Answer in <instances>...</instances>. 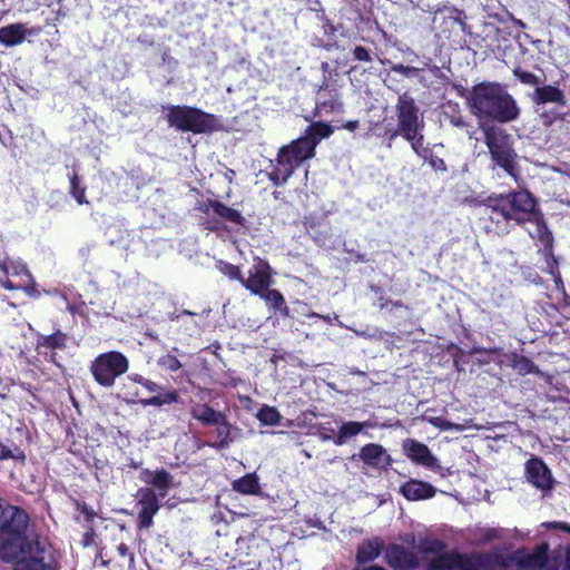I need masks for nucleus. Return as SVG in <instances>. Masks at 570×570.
<instances>
[{
  "instance_id": "f257e3e1",
  "label": "nucleus",
  "mask_w": 570,
  "mask_h": 570,
  "mask_svg": "<svg viewBox=\"0 0 570 570\" xmlns=\"http://www.w3.org/2000/svg\"><path fill=\"white\" fill-rule=\"evenodd\" d=\"M29 515L20 508L7 504L0 517V558L6 562L36 558L43 552L51 556L50 549L38 540L27 537Z\"/></svg>"
},
{
  "instance_id": "f03ea898",
  "label": "nucleus",
  "mask_w": 570,
  "mask_h": 570,
  "mask_svg": "<svg viewBox=\"0 0 570 570\" xmlns=\"http://www.w3.org/2000/svg\"><path fill=\"white\" fill-rule=\"evenodd\" d=\"M468 106L481 127L492 121L509 124L520 117V108L515 99L499 83H480L472 88L468 97Z\"/></svg>"
},
{
  "instance_id": "7ed1b4c3",
  "label": "nucleus",
  "mask_w": 570,
  "mask_h": 570,
  "mask_svg": "<svg viewBox=\"0 0 570 570\" xmlns=\"http://www.w3.org/2000/svg\"><path fill=\"white\" fill-rule=\"evenodd\" d=\"M332 132L331 126L315 122L307 127L303 137L281 148L277 165L269 173V179L274 185L285 184L305 159L314 156L315 147L321 139L328 137Z\"/></svg>"
},
{
  "instance_id": "20e7f679",
  "label": "nucleus",
  "mask_w": 570,
  "mask_h": 570,
  "mask_svg": "<svg viewBox=\"0 0 570 570\" xmlns=\"http://www.w3.org/2000/svg\"><path fill=\"white\" fill-rule=\"evenodd\" d=\"M442 549L443 543L439 540L429 541L421 547L423 552L435 554L429 559L430 570H493L500 563V556L497 553L448 552L439 554Z\"/></svg>"
},
{
  "instance_id": "39448f33",
  "label": "nucleus",
  "mask_w": 570,
  "mask_h": 570,
  "mask_svg": "<svg viewBox=\"0 0 570 570\" xmlns=\"http://www.w3.org/2000/svg\"><path fill=\"white\" fill-rule=\"evenodd\" d=\"M485 206L492 213L499 214L505 222L514 220L521 225L535 218L537 200L528 190H518L489 197Z\"/></svg>"
},
{
  "instance_id": "423d86ee",
  "label": "nucleus",
  "mask_w": 570,
  "mask_h": 570,
  "mask_svg": "<svg viewBox=\"0 0 570 570\" xmlns=\"http://www.w3.org/2000/svg\"><path fill=\"white\" fill-rule=\"evenodd\" d=\"M484 142L489 148L492 160L510 176L517 175V153L511 136L500 127L482 126Z\"/></svg>"
},
{
  "instance_id": "0eeeda50",
  "label": "nucleus",
  "mask_w": 570,
  "mask_h": 570,
  "mask_svg": "<svg viewBox=\"0 0 570 570\" xmlns=\"http://www.w3.org/2000/svg\"><path fill=\"white\" fill-rule=\"evenodd\" d=\"M128 368L127 357L115 351L98 355L90 365V372L95 381L104 387H111L116 379L125 374Z\"/></svg>"
},
{
  "instance_id": "6e6552de",
  "label": "nucleus",
  "mask_w": 570,
  "mask_h": 570,
  "mask_svg": "<svg viewBox=\"0 0 570 570\" xmlns=\"http://www.w3.org/2000/svg\"><path fill=\"white\" fill-rule=\"evenodd\" d=\"M395 111L397 117V129L391 134V140L399 135H409L410 131L424 128V120L420 114V109L413 97L407 91L399 95Z\"/></svg>"
},
{
  "instance_id": "1a4fd4ad",
  "label": "nucleus",
  "mask_w": 570,
  "mask_h": 570,
  "mask_svg": "<svg viewBox=\"0 0 570 570\" xmlns=\"http://www.w3.org/2000/svg\"><path fill=\"white\" fill-rule=\"evenodd\" d=\"M170 126L185 131L205 132L212 127V116L190 107L173 106L167 114Z\"/></svg>"
},
{
  "instance_id": "9d476101",
  "label": "nucleus",
  "mask_w": 570,
  "mask_h": 570,
  "mask_svg": "<svg viewBox=\"0 0 570 570\" xmlns=\"http://www.w3.org/2000/svg\"><path fill=\"white\" fill-rule=\"evenodd\" d=\"M524 475L528 482H530L538 490L546 493L553 489L554 480L550 469L538 456H531L524 464Z\"/></svg>"
},
{
  "instance_id": "9b49d317",
  "label": "nucleus",
  "mask_w": 570,
  "mask_h": 570,
  "mask_svg": "<svg viewBox=\"0 0 570 570\" xmlns=\"http://www.w3.org/2000/svg\"><path fill=\"white\" fill-rule=\"evenodd\" d=\"M548 543H541L532 551L517 550L510 559L521 569H542L548 567Z\"/></svg>"
},
{
  "instance_id": "f8f14e48",
  "label": "nucleus",
  "mask_w": 570,
  "mask_h": 570,
  "mask_svg": "<svg viewBox=\"0 0 570 570\" xmlns=\"http://www.w3.org/2000/svg\"><path fill=\"white\" fill-rule=\"evenodd\" d=\"M155 490L148 487L140 488L136 493L137 503L140 507L138 514L139 525L150 528L153 518L158 512L160 505Z\"/></svg>"
},
{
  "instance_id": "ddd939ff",
  "label": "nucleus",
  "mask_w": 570,
  "mask_h": 570,
  "mask_svg": "<svg viewBox=\"0 0 570 570\" xmlns=\"http://www.w3.org/2000/svg\"><path fill=\"white\" fill-rule=\"evenodd\" d=\"M386 563L394 570H411L420 566V558L401 544H390L385 551Z\"/></svg>"
},
{
  "instance_id": "4468645a",
  "label": "nucleus",
  "mask_w": 570,
  "mask_h": 570,
  "mask_svg": "<svg viewBox=\"0 0 570 570\" xmlns=\"http://www.w3.org/2000/svg\"><path fill=\"white\" fill-rule=\"evenodd\" d=\"M402 448L404 454L413 462L433 470L440 468L439 460L431 453L424 443L413 439H406L403 441Z\"/></svg>"
},
{
  "instance_id": "2eb2a0df",
  "label": "nucleus",
  "mask_w": 570,
  "mask_h": 570,
  "mask_svg": "<svg viewBox=\"0 0 570 570\" xmlns=\"http://www.w3.org/2000/svg\"><path fill=\"white\" fill-rule=\"evenodd\" d=\"M220 422H216L214 425L216 440L214 442H207L206 444L216 450H225L240 436V430L232 425L226 415L219 419Z\"/></svg>"
},
{
  "instance_id": "dca6fc26",
  "label": "nucleus",
  "mask_w": 570,
  "mask_h": 570,
  "mask_svg": "<svg viewBox=\"0 0 570 570\" xmlns=\"http://www.w3.org/2000/svg\"><path fill=\"white\" fill-rule=\"evenodd\" d=\"M267 263L259 261L248 271V277L242 283L253 294H259L267 289L271 284Z\"/></svg>"
},
{
  "instance_id": "f3484780",
  "label": "nucleus",
  "mask_w": 570,
  "mask_h": 570,
  "mask_svg": "<svg viewBox=\"0 0 570 570\" xmlns=\"http://www.w3.org/2000/svg\"><path fill=\"white\" fill-rule=\"evenodd\" d=\"M358 458L368 466L375 469H386L391 464V458L386 450L376 443H370L364 445Z\"/></svg>"
},
{
  "instance_id": "a211bd4d",
  "label": "nucleus",
  "mask_w": 570,
  "mask_h": 570,
  "mask_svg": "<svg viewBox=\"0 0 570 570\" xmlns=\"http://www.w3.org/2000/svg\"><path fill=\"white\" fill-rule=\"evenodd\" d=\"M140 480L155 488L159 498H165L169 489L173 487V476L166 470H144L140 473Z\"/></svg>"
},
{
  "instance_id": "6ab92c4d",
  "label": "nucleus",
  "mask_w": 570,
  "mask_h": 570,
  "mask_svg": "<svg viewBox=\"0 0 570 570\" xmlns=\"http://www.w3.org/2000/svg\"><path fill=\"white\" fill-rule=\"evenodd\" d=\"M343 104L335 89L321 88L316 98V110L322 116H327L334 112H341Z\"/></svg>"
},
{
  "instance_id": "aec40b11",
  "label": "nucleus",
  "mask_w": 570,
  "mask_h": 570,
  "mask_svg": "<svg viewBox=\"0 0 570 570\" xmlns=\"http://www.w3.org/2000/svg\"><path fill=\"white\" fill-rule=\"evenodd\" d=\"M531 99L537 105L553 104L557 106H566L567 98L564 92L552 85H540L537 87L531 96Z\"/></svg>"
},
{
  "instance_id": "412c9836",
  "label": "nucleus",
  "mask_w": 570,
  "mask_h": 570,
  "mask_svg": "<svg viewBox=\"0 0 570 570\" xmlns=\"http://www.w3.org/2000/svg\"><path fill=\"white\" fill-rule=\"evenodd\" d=\"M200 210L205 214L209 215L210 210L225 219L226 222L243 225L245 218L242 216L240 212L226 206L225 204L217 200H208L200 206Z\"/></svg>"
},
{
  "instance_id": "4be33fe9",
  "label": "nucleus",
  "mask_w": 570,
  "mask_h": 570,
  "mask_svg": "<svg viewBox=\"0 0 570 570\" xmlns=\"http://www.w3.org/2000/svg\"><path fill=\"white\" fill-rule=\"evenodd\" d=\"M435 488L430 483L410 480L401 487V493L407 500H424L434 497Z\"/></svg>"
},
{
  "instance_id": "5701e85b",
  "label": "nucleus",
  "mask_w": 570,
  "mask_h": 570,
  "mask_svg": "<svg viewBox=\"0 0 570 570\" xmlns=\"http://www.w3.org/2000/svg\"><path fill=\"white\" fill-rule=\"evenodd\" d=\"M384 542L379 538L364 540L357 548L356 561L366 563L375 560L382 552Z\"/></svg>"
},
{
  "instance_id": "b1692460",
  "label": "nucleus",
  "mask_w": 570,
  "mask_h": 570,
  "mask_svg": "<svg viewBox=\"0 0 570 570\" xmlns=\"http://www.w3.org/2000/svg\"><path fill=\"white\" fill-rule=\"evenodd\" d=\"M40 554L36 558L20 559L14 564L13 570H52L53 558L51 556Z\"/></svg>"
},
{
  "instance_id": "393cba45",
  "label": "nucleus",
  "mask_w": 570,
  "mask_h": 570,
  "mask_svg": "<svg viewBox=\"0 0 570 570\" xmlns=\"http://www.w3.org/2000/svg\"><path fill=\"white\" fill-rule=\"evenodd\" d=\"M374 426L375 425L372 422H370V421H365V422H354V421L344 422L340 426L337 436H336L334 442L337 445H342L350 438L355 436L358 433H361L363 431V429H365V428H374Z\"/></svg>"
},
{
  "instance_id": "a878e982",
  "label": "nucleus",
  "mask_w": 570,
  "mask_h": 570,
  "mask_svg": "<svg viewBox=\"0 0 570 570\" xmlns=\"http://www.w3.org/2000/svg\"><path fill=\"white\" fill-rule=\"evenodd\" d=\"M190 414L204 425H214L216 422H220L219 419L225 415L207 404H195L190 409Z\"/></svg>"
},
{
  "instance_id": "bb28decb",
  "label": "nucleus",
  "mask_w": 570,
  "mask_h": 570,
  "mask_svg": "<svg viewBox=\"0 0 570 570\" xmlns=\"http://www.w3.org/2000/svg\"><path fill=\"white\" fill-rule=\"evenodd\" d=\"M27 30L23 24H10L0 29V42L14 46L23 41Z\"/></svg>"
},
{
  "instance_id": "cd10ccee",
  "label": "nucleus",
  "mask_w": 570,
  "mask_h": 570,
  "mask_svg": "<svg viewBox=\"0 0 570 570\" xmlns=\"http://www.w3.org/2000/svg\"><path fill=\"white\" fill-rule=\"evenodd\" d=\"M68 336L61 331H57L51 335H37V350L41 347L48 350H62L67 345Z\"/></svg>"
},
{
  "instance_id": "c85d7f7f",
  "label": "nucleus",
  "mask_w": 570,
  "mask_h": 570,
  "mask_svg": "<svg viewBox=\"0 0 570 570\" xmlns=\"http://www.w3.org/2000/svg\"><path fill=\"white\" fill-rule=\"evenodd\" d=\"M534 225L533 229H529V234L532 238L539 239L543 245H549L552 242V234L548 229L543 215L540 210L537 212L535 218L527 220Z\"/></svg>"
},
{
  "instance_id": "c756f323",
  "label": "nucleus",
  "mask_w": 570,
  "mask_h": 570,
  "mask_svg": "<svg viewBox=\"0 0 570 570\" xmlns=\"http://www.w3.org/2000/svg\"><path fill=\"white\" fill-rule=\"evenodd\" d=\"M233 490L243 494H258V478L254 473L246 474L233 482Z\"/></svg>"
},
{
  "instance_id": "7c9ffc66",
  "label": "nucleus",
  "mask_w": 570,
  "mask_h": 570,
  "mask_svg": "<svg viewBox=\"0 0 570 570\" xmlns=\"http://www.w3.org/2000/svg\"><path fill=\"white\" fill-rule=\"evenodd\" d=\"M256 546V540L253 537H240L236 540V552L240 561L248 566H255L256 560H243V558L253 554V548Z\"/></svg>"
},
{
  "instance_id": "2f4dec72",
  "label": "nucleus",
  "mask_w": 570,
  "mask_h": 570,
  "mask_svg": "<svg viewBox=\"0 0 570 570\" xmlns=\"http://www.w3.org/2000/svg\"><path fill=\"white\" fill-rule=\"evenodd\" d=\"M511 366L521 375L539 374V367L527 356L513 354Z\"/></svg>"
},
{
  "instance_id": "473e14b6",
  "label": "nucleus",
  "mask_w": 570,
  "mask_h": 570,
  "mask_svg": "<svg viewBox=\"0 0 570 570\" xmlns=\"http://www.w3.org/2000/svg\"><path fill=\"white\" fill-rule=\"evenodd\" d=\"M423 129H416L415 131H410L409 135H401L405 140L411 142L412 149L420 157L426 158L430 150L423 146L424 136Z\"/></svg>"
},
{
  "instance_id": "72a5a7b5",
  "label": "nucleus",
  "mask_w": 570,
  "mask_h": 570,
  "mask_svg": "<svg viewBox=\"0 0 570 570\" xmlns=\"http://www.w3.org/2000/svg\"><path fill=\"white\" fill-rule=\"evenodd\" d=\"M513 75L524 85L539 87L544 82V77L537 76L530 71H527L522 68H515L513 70Z\"/></svg>"
},
{
  "instance_id": "f704fd0d",
  "label": "nucleus",
  "mask_w": 570,
  "mask_h": 570,
  "mask_svg": "<svg viewBox=\"0 0 570 570\" xmlns=\"http://www.w3.org/2000/svg\"><path fill=\"white\" fill-rule=\"evenodd\" d=\"M257 419L266 425H276L281 415L275 407L264 405L257 413Z\"/></svg>"
},
{
  "instance_id": "c9c22d12",
  "label": "nucleus",
  "mask_w": 570,
  "mask_h": 570,
  "mask_svg": "<svg viewBox=\"0 0 570 570\" xmlns=\"http://www.w3.org/2000/svg\"><path fill=\"white\" fill-rule=\"evenodd\" d=\"M178 395L176 392H168L164 395H155L150 399L140 400V403L145 406H161L164 404H170L177 402Z\"/></svg>"
},
{
  "instance_id": "e433bc0d",
  "label": "nucleus",
  "mask_w": 570,
  "mask_h": 570,
  "mask_svg": "<svg viewBox=\"0 0 570 570\" xmlns=\"http://www.w3.org/2000/svg\"><path fill=\"white\" fill-rule=\"evenodd\" d=\"M423 421H426L429 422L430 424H432L433 426L435 428H439L443 431H446V430H456V431H463L464 426L463 425H460V424H455V423H451L449 422L448 420L445 419H442L440 416H429V415H424L423 416Z\"/></svg>"
},
{
  "instance_id": "4c0bfd02",
  "label": "nucleus",
  "mask_w": 570,
  "mask_h": 570,
  "mask_svg": "<svg viewBox=\"0 0 570 570\" xmlns=\"http://www.w3.org/2000/svg\"><path fill=\"white\" fill-rule=\"evenodd\" d=\"M391 71L401 73L407 78H419L421 82H424L423 77L420 76L422 69L412 67V66H404L402 63H392Z\"/></svg>"
},
{
  "instance_id": "58836bf2",
  "label": "nucleus",
  "mask_w": 570,
  "mask_h": 570,
  "mask_svg": "<svg viewBox=\"0 0 570 570\" xmlns=\"http://www.w3.org/2000/svg\"><path fill=\"white\" fill-rule=\"evenodd\" d=\"M158 364L170 372H176L181 367V363L179 362V360L170 354L161 356L158 360Z\"/></svg>"
},
{
  "instance_id": "ea45409f",
  "label": "nucleus",
  "mask_w": 570,
  "mask_h": 570,
  "mask_svg": "<svg viewBox=\"0 0 570 570\" xmlns=\"http://www.w3.org/2000/svg\"><path fill=\"white\" fill-rule=\"evenodd\" d=\"M71 185V194L76 198L78 204H87V199L85 197V189L80 188L79 186V179L77 175H73L70 179Z\"/></svg>"
},
{
  "instance_id": "a19ab883",
  "label": "nucleus",
  "mask_w": 570,
  "mask_h": 570,
  "mask_svg": "<svg viewBox=\"0 0 570 570\" xmlns=\"http://www.w3.org/2000/svg\"><path fill=\"white\" fill-rule=\"evenodd\" d=\"M3 268L8 275H24L28 281L31 279V275L27 271L26 266L22 264H17L14 262L6 263Z\"/></svg>"
},
{
  "instance_id": "79ce46f5",
  "label": "nucleus",
  "mask_w": 570,
  "mask_h": 570,
  "mask_svg": "<svg viewBox=\"0 0 570 570\" xmlns=\"http://www.w3.org/2000/svg\"><path fill=\"white\" fill-rule=\"evenodd\" d=\"M263 296L274 308H281L285 304L283 295L276 289H267Z\"/></svg>"
},
{
  "instance_id": "37998d69",
  "label": "nucleus",
  "mask_w": 570,
  "mask_h": 570,
  "mask_svg": "<svg viewBox=\"0 0 570 570\" xmlns=\"http://www.w3.org/2000/svg\"><path fill=\"white\" fill-rule=\"evenodd\" d=\"M222 272L227 275L230 279H237L240 283L244 282V277L242 276V273L239 268L232 264H224L222 267Z\"/></svg>"
},
{
  "instance_id": "c03bdc74",
  "label": "nucleus",
  "mask_w": 570,
  "mask_h": 570,
  "mask_svg": "<svg viewBox=\"0 0 570 570\" xmlns=\"http://www.w3.org/2000/svg\"><path fill=\"white\" fill-rule=\"evenodd\" d=\"M353 56L356 60H360V61H370L371 60V56H370V52L367 51L366 48L362 47V46H357L354 51H353Z\"/></svg>"
},
{
  "instance_id": "a18cd8bd",
  "label": "nucleus",
  "mask_w": 570,
  "mask_h": 570,
  "mask_svg": "<svg viewBox=\"0 0 570 570\" xmlns=\"http://www.w3.org/2000/svg\"><path fill=\"white\" fill-rule=\"evenodd\" d=\"M429 163H430L431 167L436 171H446L448 170L445 161L440 157L431 156Z\"/></svg>"
},
{
  "instance_id": "49530a36",
  "label": "nucleus",
  "mask_w": 570,
  "mask_h": 570,
  "mask_svg": "<svg viewBox=\"0 0 570 570\" xmlns=\"http://www.w3.org/2000/svg\"><path fill=\"white\" fill-rule=\"evenodd\" d=\"M117 551L120 557L128 558L129 564H132L135 561L134 554L129 551V548L125 543H120L117 547Z\"/></svg>"
},
{
  "instance_id": "de8ad7c7",
  "label": "nucleus",
  "mask_w": 570,
  "mask_h": 570,
  "mask_svg": "<svg viewBox=\"0 0 570 570\" xmlns=\"http://www.w3.org/2000/svg\"><path fill=\"white\" fill-rule=\"evenodd\" d=\"M450 122L451 125H453L454 127H459V128H463V127H469V125L466 124V121L464 120V118L460 115H453L450 117Z\"/></svg>"
},
{
  "instance_id": "09e8293b",
  "label": "nucleus",
  "mask_w": 570,
  "mask_h": 570,
  "mask_svg": "<svg viewBox=\"0 0 570 570\" xmlns=\"http://www.w3.org/2000/svg\"><path fill=\"white\" fill-rule=\"evenodd\" d=\"M27 282H32L31 279L30 281H22L21 282V287L29 296H32V297H36L38 296V292L37 289L35 288L33 284L31 285H28Z\"/></svg>"
},
{
  "instance_id": "8fccbe9b",
  "label": "nucleus",
  "mask_w": 570,
  "mask_h": 570,
  "mask_svg": "<svg viewBox=\"0 0 570 570\" xmlns=\"http://www.w3.org/2000/svg\"><path fill=\"white\" fill-rule=\"evenodd\" d=\"M377 302L380 309H386L393 303L392 299L385 297L384 295H380Z\"/></svg>"
},
{
  "instance_id": "3c124183",
  "label": "nucleus",
  "mask_w": 570,
  "mask_h": 570,
  "mask_svg": "<svg viewBox=\"0 0 570 570\" xmlns=\"http://www.w3.org/2000/svg\"><path fill=\"white\" fill-rule=\"evenodd\" d=\"M144 387H146L149 392H158L161 390V386H159L157 383L147 380L144 382Z\"/></svg>"
},
{
  "instance_id": "603ef678",
  "label": "nucleus",
  "mask_w": 570,
  "mask_h": 570,
  "mask_svg": "<svg viewBox=\"0 0 570 570\" xmlns=\"http://www.w3.org/2000/svg\"><path fill=\"white\" fill-rule=\"evenodd\" d=\"M353 331L357 336H361V337L381 338V335H377L376 333H368L367 331H356V330H353Z\"/></svg>"
},
{
  "instance_id": "864d4df0",
  "label": "nucleus",
  "mask_w": 570,
  "mask_h": 570,
  "mask_svg": "<svg viewBox=\"0 0 570 570\" xmlns=\"http://www.w3.org/2000/svg\"><path fill=\"white\" fill-rule=\"evenodd\" d=\"M11 456H12L11 450L8 449L6 445H3L0 442V460L8 459V458H11Z\"/></svg>"
},
{
  "instance_id": "5fc2aeb1",
  "label": "nucleus",
  "mask_w": 570,
  "mask_h": 570,
  "mask_svg": "<svg viewBox=\"0 0 570 570\" xmlns=\"http://www.w3.org/2000/svg\"><path fill=\"white\" fill-rule=\"evenodd\" d=\"M2 286L7 289H18L21 287V283L14 284L12 281L7 278L6 281L1 282Z\"/></svg>"
},
{
  "instance_id": "6e6d98bb",
  "label": "nucleus",
  "mask_w": 570,
  "mask_h": 570,
  "mask_svg": "<svg viewBox=\"0 0 570 570\" xmlns=\"http://www.w3.org/2000/svg\"><path fill=\"white\" fill-rule=\"evenodd\" d=\"M357 127H358L357 120H350L344 125V128H346L347 130H351V131L355 130Z\"/></svg>"
},
{
  "instance_id": "4d7b16f0",
  "label": "nucleus",
  "mask_w": 570,
  "mask_h": 570,
  "mask_svg": "<svg viewBox=\"0 0 570 570\" xmlns=\"http://www.w3.org/2000/svg\"><path fill=\"white\" fill-rule=\"evenodd\" d=\"M131 380L136 383H139L140 385H144V382L146 381L145 377H142L141 375H138V374L132 375Z\"/></svg>"
},
{
  "instance_id": "13d9d810",
  "label": "nucleus",
  "mask_w": 570,
  "mask_h": 570,
  "mask_svg": "<svg viewBox=\"0 0 570 570\" xmlns=\"http://www.w3.org/2000/svg\"><path fill=\"white\" fill-rule=\"evenodd\" d=\"M564 569L570 570V548L567 550Z\"/></svg>"
},
{
  "instance_id": "bf43d9fd",
  "label": "nucleus",
  "mask_w": 570,
  "mask_h": 570,
  "mask_svg": "<svg viewBox=\"0 0 570 570\" xmlns=\"http://www.w3.org/2000/svg\"><path fill=\"white\" fill-rule=\"evenodd\" d=\"M558 528L570 533V525L567 523H558Z\"/></svg>"
},
{
  "instance_id": "052dcab7",
  "label": "nucleus",
  "mask_w": 570,
  "mask_h": 570,
  "mask_svg": "<svg viewBox=\"0 0 570 570\" xmlns=\"http://www.w3.org/2000/svg\"><path fill=\"white\" fill-rule=\"evenodd\" d=\"M391 307H404V308H407V306H405L401 301H393V303L391 304Z\"/></svg>"
},
{
  "instance_id": "680f3d73",
  "label": "nucleus",
  "mask_w": 570,
  "mask_h": 570,
  "mask_svg": "<svg viewBox=\"0 0 570 570\" xmlns=\"http://www.w3.org/2000/svg\"><path fill=\"white\" fill-rule=\"evenodd\" d=\"M364 570H385V569L380 566H372V567L365 568Z\"/></svg>"
},
{
  "instance_id": "e2e57ef3",
  "label": "nucleus",
  "mask_w": 570,
  "mask_h": 570,
  "mask_svg": "<svg viewBox=\"0 0 570 570\" xmlns=\"http://www.w3.org/2000/svg\"><path fill=\"white\" fill-rule=\"evenodd\" d=\"M466 135L469 136V138H473L474 135H475V130L474 129H466Z\"/></svg>"
},
{
  "instance_id": "0e129e2a",
  "label": "nucleus",
  "mask_w": 570,
  "mask_h": 570,
  "mask_svg": "<svg viewBox=\"0 0 570 570\" xmlns=\"http://www.w3.org/2000/svg\"><path fill=\"white\" fill-rule=\"evenodd\" d=\"M351 373L354 374V375H365V373L363 371H360V370H351Z\"/></svg>"
},
{
  "instance_id": "69168bd1",
  "label": "nucleus",
  "mask_w": 570,
  "mask_h": 570,
  "mask_svg": "<svg viewBox=\"0 0 570 570\" xmlns=\"http://www.w3.org/2000/svg\"><path fill=\"white\" fill-rule=\"evenodd\" d=\"M356 258H357V261H360V262H366V258H365V255H364V254H357V255H356Z\"/></svg>"
},
{
  "instance_id": "338daca9",
  "label": "nucleus",
  "mask_w": 570,
  "mask_h": 570,
  "mask_svg": "<svg viewBox=\"0 0 570 570\" xmlns=\"http://www.w3.org/2000/svg\"><path fill=\"white\" fill-rule=\"evenodd\" d=\"M320 438H321V440H323V441H327V440H330V439H331V436H330V435H327V434H325V433H320Z\"/></svg>"
},
{
  "instance_id": "774afa93",
  "label": "nucleus",
  "mask_w": 570,
  "mask_h": 570,
  "mask_svg": "<svg viewBox=\"0 0 570 570\" xmlns=\"http://www.w3.org/2000/svg\"><path fill=\"white\" fill-rule=\"evenodd\" d=\"M554 281H556L557 285H559V283L562 284L561 276L559 273L557 276H554Z\"/></svg>"
}]
</instances>
